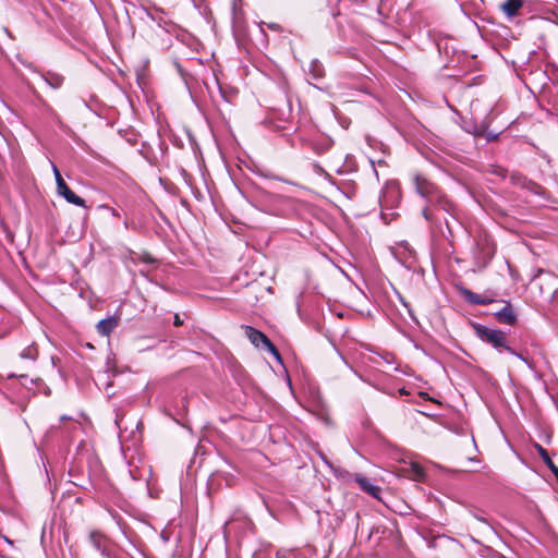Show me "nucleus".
Instances as JSON below:
<instances>
[{
	"instance_id": "f257e3e1",
	"label": "nucleus",
	"mask_w": 558,
	"mask_h": 558,
	"mask_svg": "<svg viewBox=\"0 0 558 558\" xmlns=\"http://www.w3.org/2000/svg\"><path fill=\"white\" fill-rule=\"evenodd\" d=\"M474 328L476 335L483 341L490 343L495 348H504L510 353H514V351L510 347L506 345V335L501 330L489 329L481 325H476Z\"/></svg>"
},
{
	"instance_id": "f03ea898",
	"label": "nucleus",
	"mask_w": 558,
	"mask_h": 558,
	"mask_svg": "<svg viewBox=\"0 0 558 558\" xmlns=\"http://www.w3.org/2000/svg\"><path fill=\"white\" fill-rule=\"evenodd\" d=\"M414 183L416 191L421 196L428 198L430 202L436 199L437 202L442 203V196L439 195L435 185L426 178L422 175H415Z\"/></svg>"
},
{
	"instance_id": "7ed1b4c3",
	"label": "nucleus",
	"mask_w": 558,
	"mask_h": 558,
	"mask_svg": "<svg viewBox=\"0 0 558 558\" xmlns=\"http://www.w3.org/2000/svg\"><path fill=\"white\" fill-rule=\"evenodd\" d=\"M400 201V189L399 184L396 181H390L386 183L383 194L380 197V203L383 207H393Z\"/></svg>"
},
{
	"instance_id": "20e7f679",
	"label": "nucleus",
	"mask_w": 558,
	"mask_h": 558,
	"mask_svg": "<svg viewBox=\"0 0 558 558\" xmlns=\"http://www.w3.org/2000/svg\"><path fill=\"white\" fill-rule=\"evenodd\" d=\"M245 335L255 347L258 348L264 344L274 355L279 357L277 349L263 332L254 329L253 327H246Z\"/></svg>"
},
{
	"instance_id": "39448f33",
	"label": "nucleus",
	"mask_w": 558,
	"mask_h": 558,
	"mask_svg": "<svg viewBox=\"0 0 558 558\" xmlns=\"http://www.w3.org/2000/svg\"><path fill=\"white\" fill-rule=\"evenodd\" d=\"M355 481L360 488L371 495L372 497L380 500V488L371 483V481L362 475H356Z\"/></svg>"
},
{
	"instance_id": "423d86ee",
	"label": "nucleus",
	"mask_w": 558,
	"mask_h": 558,
	"mask_svg": "<svg viewBox=\"0 0 558 558\" xmlns=\"http://www.w3.org/2000/svg\"><path fill=\"white\" fill-rule=\"evenodd\" d=\"M117 326L118 319L116 317H109L97 324V330L102 336H109Z\"/></svg>"
},
{
	"instance_id": "0eeeda50",
	"label": "nucleus",
	"mask_w": 558,
	"mask_h": 558,
	"mask_svg": "<svg viewBox=\"0 0 558 558\" xmlns=\"http://www.w3.org/2000/svg\"><path fill=\"white\" fill-rule=\"evenodd\" d=\"M522 0H506L500 7L509 17L514 16L522 7Z\"/></svg>"
},
{
	"instance_id": "6e6552de",
	"label": "nucleus",
	"mask_w": 558,
	"mask_h": 558,
	"mask_svg": "<svg viewBox=\"0 0 558 558\" xmlns=\"http://www.w3.org/2000/svg\"><path fill=\"white\" fill-rule=\"evenodd\" d=\"M497 317H498V319L501 323H505V324H508V325H513L514 322H515V315H514L512 308L509 305L502 307L497 313Z\"/></svg>"
},
{
	"instance_id": "1a4fd4ad",
	"label": "nucleus",
	"mask_w": 558,
	"mask_h": 558,
	"mask_svg": "<svg viewBox=\"0 0 558 558\" xmlns=\"http://www.w3.org/2000/svg\"><path fill=\"white\" fill-rule=\"evenodd\" d=\"M407 472L414 481H421L424 477V470L416 463H412Z\"/></svg>"
},
{
	"instance_id": "9d476101",
	"label": "nucleus",
	"mask_w": 558,
	"mask_h": 558,
	"mask_svg": "<svg viewBox=\"0 0 558 558\" xmlns=\"http://www.w3.org/2000/svg\"><path fill=\"white\" fill-rule=\"evenodd\" d=\"M45 81L52 88H59L62 85V83H63V77L61 75H59V74L48 73L45 76Z\"/></svg>"
},
{
	"instance_id": "9b49d317",
	"label": "nucleus",
	"mask_w": 558,
	"mask_h": 558,
	"mask_svg": "<svg viewBox=\"0 0 558 558\" xmlns=\"http://www.w3.org/2000/svg\"><path fill=\"white\" fill-rule=\"evenodd\" d=\"M464 296L469 302L473 304H486L490 302V300L482 298L478 294H475L469 290L464 291Z\"/></svg>"
},
{
	"instance_id": "f8f14e48",
	"label": "nucleus",
	"mask_w": 558,
	"mask_h": 558,
	"mask_svg": "<svg viewBox=\"0 0 558 558\" xmlns=\"http://www.w3.org/2000/svg\"><path fill=\"white\" fill-rule=\"evenodd\" d=\"M63 197L71 204H74L80 207H85V201L80 196L75 195L71 190H68Z\"/></svg>"
},
{
	"instance_id": "ddd939ff",
	"label": "nucleus",
	"mask_w": 558,
	"mask_h": 558,
	"mask_svg": "<svg viewBox=\"0 0 558 558\" xmlns=\"http://www.w3.org/2000/svg\"><path fill=\"white\" fill-rule=\"evenodd\" d=\"M21 356L23 359L35 360L36 356H37V349H36V347H34V345L27 347L26 349L23 350V352L21 353Z\"/></svg>"
},
{
	"instance_id": "4468645a",
	"label": "nucleus",
	"mask_w": 558,
	"mask_h": 558,
	"mask_svg": "<svg viewBox=\"0 0 558 558\" xmlns=\"http://www.w3.org/2000/svg\"><path fill=\"white\" fill-rule=\"evenodd\" d=\"M535 449L545 462L546 465H551V459L548 454V452L538 444L535 445Z\"/></svg>"
},
{
	"instance_id": "2eb2a0df",
	"label": "nucleus",
	"mask_w": 558,
	"mask_h": 558,
	"mask_svg": "<svg viewBox=\"0 0 558 558\" xmlns=\"http://www.w3.org/2000/svg\"><path fill=\"white\" fill-rule=\"evenodd\" d=\"M90 541L92 543L94 544V546L97 548V549H101L102 547V542H104V536L97 532H93L90 534Z\"/></svg>"
},
{
	"instance_id": "dca6fc26",
	"label": "nucleus",
	"mask_w": 558,
	"mask_h": 558,
	"mask_svg": "<svg viewBox=\"0 0 558 558\" xmlns=\"http://www.w3.org/2000/svg\"><path fill=\"white\" fill-rule=\"evenodd\" d=\"M68 190H70V187L66 185V183L64 181H61L60 184L57 185V192L62 197H63V195H65Z\"/></svg>"
},
{
	"instance_id": "f3484780",
	"label": "nucleus",
	"mask_w": 558,
	"mask_h": 558,
	"mask_svg": "<svg viewBox=\"0 0 558 558\" xmlns=\"http://www.w3.org/2000/svg\"><path fill=\"white\" fill-rule=\"evenodd\" d=\"M52 166V171H53V174H54V178H56V183L57 185L60 184L61 181H64L63 178L61 177V173L59 171V169L57 168L56 165L51 163Z\"/></svg>"
},
{
	"instance_id": "a211bd4d",
	"label": "nucleus",
	"mask_w": 558,
	"mask_h": 558,
	"mask_svg": "<svg viewBox=\"0 0 558 558\" xmlns=\"http://www.w3.org/2000/svg\"><path fill=\"white\" fill-rule=\"evenodd\" d=\"M292 556H294V553L287 551V550H281V551L277 553V557L276 558H291Z\"/></svg>"
},
{
	"instance_id": "6ab92c4d",
	"label": "nucleus",
	"mask_w": 558,
	"mask_h": 558,
	"mask_svg": "<svg viewBox=\"0 0 558 558\" xmlns=\"http://www.w3.org/2000/svg\"><path fill=\"white\" fill-rule=\"evenodd\" d=\"M547 466L553 471L554 474L557 473L558 468L554 464L553 461H551V465H547Z\"/></svg>"
},
{
	"instance_id": "aec40b11",
	"label": "nucleus",
	"mask_w": 558,
	"mask_h": 558,
	"mask_svg": "<svg viewBox=\"0 0 558 558\" xmlns=\"http://www.w3.org/2000/svg\"><path fill=\"white\" fill-rule=\"evenodd\" d=\"M547 466L553 471L554 474L557 473L558 468L554 464L553 461H551V465H547Z\"/></svg>"
},
{
	"instance_id": "412c9836",
	"label": "nucleus",
	"mask_w": 558,
	"mask_h": 558,
	"mask_svg": "<svg viewBox=\"0 0 558 558\" xmlns=\"http://www.w3.org/2000/svg\"><path fill=\"white\" fill-rule=\"evenodd\" d=\"M547 466L553 471L554 474L557 473L558 468L554 464L553 461H551V465H547Z\"/></svg>"
},
{
	"instance_id": "4be33fe9",
	"label": "nucleus",
	"mask_w": 558,
	"mask_h": 558,
	"mask_svg": "<svg viewBox=\"0 0 558 558\" xmlns=\"http://www.w3.org/2000/svg\"><path fill=\"white\" fill-rule=\"evenodd\" d=\"M174 324H175L177 326H179V325H181V324H182V322H181V319H180L179 315H175Z\"/></svg>"
},
{
	"instance_id": "5701e85b",
	"label": "nucleus",
	"mask_w": 558,
	"mask_h": 558,
	"mask_svg": "<svg viewBox=\"0 0 558 558\" xmlns=\"http://www.w3.org/2000/svg\"><path fill=\"white\" fill-rule=\"evenodd\" d=\"M423 215H424V217H425L427 220H429V219H430V217H429V215H428V213H427V209H424V210H423Z\"/></svg>"
},
{
	"instance_id": "b1692460",
	"label": "nucleus",
	"mask_w": 558,
	"mask_h": 558,
	"mask_svg": "<svg viewBox=\"0 0 558 558\" xmlns=\"http://www.w3.org/2000/svg\"><path fill=\"white\" fill-rule=\"evenodd\" d=\"M513 354H515V355H517V357L522 359V355L517 354L515 352H514Z\"/></svg>"
},
{
	"instance_id": "393cba45",
	"label": "nucleus",
	"mask_w": 558,
	"mask_h": 558,
	"mask_svg": "<svg viewBox=\"0 0 558 558\" xmlns=\"http://www.w3.org/2000/svg\"><path fill=\"white\" fill-rule=\"evenodd\" d=\"M513 354H515V355H517V357L522 359V355L517 354L515 352H514Z\"/></svg>"
}]
</instances>
